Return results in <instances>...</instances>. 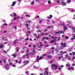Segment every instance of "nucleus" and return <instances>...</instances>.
<instances>
[{
	"label": "nucleus",
	"instance_id": "nucleus-38",
	"mask_svg": "<svg viewBox=\"0 0 75 75\" xmlns=\"http://www.w3.org/2000/svg\"><path fill=\"white\" fill-rule=\"evenodd\" d=\"M11 66L12 67H16V65H12Z\"/></svg>",
	"mask_w": 75,
	"mask_h": 75
},
{
	"label": "nucleus",
	"instance_id": "nucleus-24",
	"mask_svg": "<svg viewBox=\"0 0 75 75\" xmlns=\"http://www.w3.org/2000/svg\"><path fill=\"white\" fill-rule=\"evenodd\" d=\"M26 17H30V16L29 15L27 14L25 15Z\"/></svg>",
	"mask_w": 75,
	"mask_h": 75
},
{
	"label": "nucleus",
	"instance_id": "nucleus-42",
	"mask_svg": "<svg viewBox=\"0 0 75 75\" xmlns=\"http://www.w3.org/2000/svg\"><path fill=\"white\" fill-rule=\"evenodd\" d=\"M45 71H48V68H46L45 69Z\"/></svg>",
	"mask_w": 75,
	"mask_h": 75
},
{
	"label": "nucleus",
	"instance_id": "nucleus-10",
	"mask_svg": "<svg viewBox=\"0 0 75 75\" xmlns=\"http://www.w3.org/2000/svg\"><path fill=\"white\" fill-rule=\"evenodd\" d=\"M15 4H16V1H14L13 2L12 4L11 5V6L12 7L14 6H15Z\"/></svg>",
	"mask_w": 75,
	"mask_h": 75
},
{
	"label": "nucleus",
	"instance_id": "nucleus-58",
	"mask_svg": "<svg viewBox=\"0 0 75 75\" xmlns=\"http://www.w3.org/2000/svg\"><path fill=\"white\" fill-rule=\"evenodd\" d=\"M45 35V34H44V33H43V34H42L41 35Z\"/></svg>",
	"mask_w": 75,
	"mask_h": 75
},
{
	"label": "nucleus",
	"instance_id": "nucleus-7",
	"mask_svg": "<svg viewBox=\"0 0 75 75\" xmlns=\"http://www.w3.org/2000/svg\"><path fill=\"white\" fill-rule=\"evenodd\" d=\"M47 18L48 19H51V18H52V15H50V16H47Z\"/></svg>",
	"mask_w": 75,
	"mask_h": 75
},
{
	"label": "nucleus",
	"instance_id": "nucleus-16",
	"mask_svg": "<svg viewBox=\"0 0 75 75\" xmlns=\"http://www.w3.org/2000/svg\"><path fill=\"white\" fill-rule=\"evenodd\" d=\"M56 38H58L57 41H59V40H60V38H58L57 37H56L54 38V39L55 40Z\"/></svg>",
	"mask_w": 75,
	"mask_h": 75
},
{
	"label": "nucleus",
	"instance_id": "nucleus-51",
	"mask_svg": "<svg viewBox=\"0 0 75 75\" xmlns=\"http://www.w3.org/2000/svg\"><path fill=\"white\" fill-rule=\"evenodd\" d=\"M51 49H52V50H54V49H55V48L54 47H52L51 48Z\"/></svg>",
	"mask_w": 75,
	"mask_h": 75
},
{
	"label": "nucleus",
	"instance_id": "nucleus-15",
	"mask_svg": "<svg viewBox=\"0 0 75 75\" xmlns=\"http://www.w3.org/2000/svg\"><path fill=\"white\" fill-rule=\"evenodd\" d=\"M45 73L44 74V75H45V74H46V75H48V72H47V70L45 71Z\"/></svg>",
	"mask_w": 75,
	"mask_h": 75
},
{
	"label": "nucleus",
	"instance_id": "nucleus-60",
	"mask_svg": "<svg viewBox=\"0 0 75 75\" xmlns=\"http://www.w3.org/2000/svg\"><path fill=\"white\" fill-rule=\"evenodd\" d=\"M56 51H59V50H58V49H56Z\"/></svg>",
	"mask_w": 75,
	"mask_h": 75
},
{
	"label": "nucleus",
	"instance_id": "nucleus-22",
	"mask_svg": "<svg viewBox=\"0 0 75 75\" xmlns=\"http://www.w3.org/2000/svg\"><path fill=\"white\" fill-rule=\"evenodd\" d=\"M62 57H63V56L62 55L60 57H58V59H61V58H62Z\"/></svg>",
	"mask_w": 75,
	"mask_h": 75
},
{
	"label": "nucleus",
	"instance_id": "nucleus-62",
	"mask_svg": "<svg viewBox=\"0 0 75 75\" xmlns=\"http://www.w3.org/2000/svg\"><path fill=\"white\" fill-rule=\"evenodd\" d=\"M28 52V49L26 51V52Z\"/></svg>",
	"mask_w": 75,
	"mask_h": 75
},
{
	"label": "nucleus",
	"instance_id": "nucleus-41",
	"mask_svg": "<svg viewBox=\"0 0 75 75\" xmlns=\"http://www.w3.org/2000/svg\"><path fill=\"white\" fill-rule=\"evenodd\" d=\"M37 61H38V59H39V56H38L37 57Z\"/></svg>",
	"mask_w": 75,
	"mask_h": 75
},
{
	"label": "nucleus",
	"instance_id": "nucleus-48",
	"mask_svg": "<svg viewBox=\"0 0 75 75\" xmlns=\"http://www.w3.org/2000/svg\"><path fill=\"white\" fill-rule=\"evenodd\" d=\"M58 69H59V70H60L61 69H62V68L61 67H59L58 68Z\"/></svg>",
	"mask_w": 75,
	"mask_h": 75
},
{
	"label": "nucleus",
	"instance_id": "nucleus-36",
	"mask_svg": "<svg viewBox=\"0 0 75 75\" xmlns=\"http://www.w3.org/2000/svg\"><path fill=\"white\" fill-rule=\"evenodd\" d=\"M18 47H17L16 48V50H17V52H18L19 51V50L18 49Z\"/></svg>",
	"mask_w": 75,
	"mask_h": 75
},
{
	"label": "nucleus",
	"instance_id": "nucleus-6",
	"mask_svg": "<svg viewBox=\"0 0 75 75\" xmlns=\"http://www.w3.org/2000/svg\"><path fill=\"white\" fill-rule=\"evenodd\" d=\"M5 68L6 70L9 69V64H7L6 66H5Z\"/></svg>",
	"mask_w": 75,
	"mask_h": 75
},
{
	"label": "nucleus",
	"instance_id": "nucleus-44",
	"mask_svg": "<svg viewBox=\"0 0 75 75\" xmlns=\"http://www.w3.org/2000/svg\"><path fill=\"white\" fill-rule=\"evenodd\" d=\"M28 23H31V21H28Z\"/></svg>",
	"mask_w": 75,
	"mask_h": 75
},
{
	"label": "nucleus",
	"instance_id": "nucleus-57",
	"mask_svg": "<svg viewBox=\"0 0 75 75\" xmlns=\"http://www.w3.org/2000/svg\"><path fill=\"white\" fill-rule=\"evenodd\" d=\"M27 30H30V28L28 27H27Z\"/></svg>",
	"mask_w": 75,
	"mask_h": 75
},
{
	"label": "nucleus",
	"instance_id": "nucleus-55",
	"mask_svg": "<svg viewBox=\"0 0 75 75\" xmlns=\"http://www.w3.org/2000/svg\"><path fill=\"white\" fill-rule=\"evenodd\" d=\"M68 70H71V68L70 67V68H68Z\"/></svg>",
	"mask_w": 75,
	"mask_h": 75
},
{
	"label": "nucleus",
	"instance_id": "nucleus-26",
	"mask_svg": "<svg viewBox=\"0 0 75 75\" xmlns=\"http://www.w3.org/2000/svg\"><path fill=\"white\" fill-rule=\"evenodd\" d=\"M66 66H67V67H70V65L68 64H66Z\"/></svg>",
	"mask_w": 75,
	"mask_h": 75
},
{
	"label": "nucleus",
	"instance_id": "nucleus-39",
	"mask_svg": "<svg viewBox=\"0 0 75 75\" xmlns=\"http://www.w3.org/2000/svg\"><path fill=\"white\" fill-rule=\"evenodd\" d=\"M25 73H26V74H28V71H25Z\"/></svg>",
	"mask_w": 75,
	"mask_h": 75
},
{
	"label": "nucleus",
	"instance_id": "nucleus-34",
	"mask_svg": "<svg viewBox=\"0 0 75 75\" xmlns=\"http://www.w3.org/2000/svg\"><path fill=\"white\" fill-rule=\"evenodd\" d=\"M48 4H51V2L50 1H48Z\"/></svg>",
	"mask_w": 75,
	"mask_h": 75
},
{
	"label": "nucleus",
	"instance_id": "nucleus-27",
	"mask_svg": "<svg viewBox=\"0 0 75 75\" xmlns=\"http://www.w3.org/2000/svg\"><path fill=\"white\" fill-rule=\"evenodd\" d=\"M40 35H38V36L36 37V38H39V37H40Z\"/></svg>",
	"mask_w": 75,
	"mask_h": 75
},
{
	"label": "nucleus",
	"instance_id": "nucleus-63",
	"mask_svg": "<svg viewBox=\"0 0 75 75\" xmlns=\"http://www.w3.org/2000/svg\"><path fill=\"white\" fill-rule=\"evenodd\" d=\"M36 46L35 45L33 46V48H35Z\"/></svg>",
	"mask_w": 75,
	"mask_h": 75
},
{
	"label": "nucleus",
	"instance_id": "nucleus-20",
	"mask_svg": "<svg viewBox=\"0 0 75 75\" xmlns=\"http://www.w3.org/2000/svg\"><path fill=\"white\" fill-rule=\"evenodd\" d=\"M3 44L0 45V48H3Z\"/></svg>",
	"mask_w": 75,
	"mask_h": 75
},
{
	"label": "nucleus",
	"instance_id": "nucleus-19",
	"mask_svg": "<svg viewBox=\"0 0 75 75\" xmlns=\"http://www.w3.org/2000/svg\"><path fill=\"white\" fill-rule=\"evenodd\" d=\"M34 3L35 2L34 1H33L31 2V5H34Z\"/></svg>",
	"mask_w": 75,
	"mask_h": 75
},
{
	"label": "nucleus",
	"instance_id": "nucleus-11",
	"mask_svg": "<svg viewBox=\"0 0 75 75\" xmlns=\"http://www.w3.org/2000/svg\"><path fill=\"white\" fill-rule=\"evenodd\" d=\"M68 27H69V28H72L73 30H75V27H72L71 26H68Z\"/></svg>",
	"mask_w": 75,
	"mask_h": 75
},
{
	"label": "nucleus",
	"instance_id": "nucleus-56",
	"mask_svg": "<svg viewBox=\"0 0 75 75\" xmlns=\"http://www.w3.org/2000/svg\"><path fill=\"white\" fill-rule=\"evenodd\" d=\"M9 64L10 65H11L12 64V63H9Z\"/></svg>",
	"mask_w": 75,
	"mask_h": 75
},
{
	"label": "nucleus",
	"instance_id": "nucleus-30",
	"mask_svg": "<svg viewBox=\"0 0 75 75\" xmlns=\"http://www.w3.org/2000/svg\"><path fill=\"white\" fill-rule=\"evenodd\" d=\"M75 59V57H73L72 58V60L73 61V60H74V59Z\"/></svg>",
	"mask_w": 75,
	"mask_h": 75
},
{
	"label": "nucleus",
	"instance_id": "nucleus-4",
	"mask_svg": "<svg viewBox=\"0 0 75 75\" xmlns=\"http://www.w3.org/2000/svg\"><path fill=\"white\" fill-rule=\"evenodd\" d=\"M64 31H61L59 32L58 31L57 32H56L55 33V34H59V33H61L62 34H64Z\"/></svg>",
	"mask_w": 75,
	"mask_h": 75
},
{
	"label": "nucleus",
	"instance_id": "nucleus-1",
	"mask_svg": "<svg viewBox=\"0 0 75 75\" xmlns=\"http://www.w3.org/2000/svg\"><path fill=\"white\" fill-rule=\"evenodd\" d=\"M52 68L54 67L55 69H58V66L56 64H53L52 65Z\"/></svg>",
	"mask_w": 75,
	"mask_h": 75
},
{
	"label": "nucleus",
	"instance_id": "nucleus-2",
	"mask_svg": "<svg viewBox=\"0 0 75 75\" xmlns=\"http://www.w3.org/2000/svg\"><path fill=\"white\" fill-rule=\"evenodd\" d=\"M10 16L12 17H13L14 16H17V14L15 12H13L12 14L10 15Z\"/></svg>",
	"mask_w": 75,
	"mask_h": 75
},
{
	"label": "nucleus",
	"instance_id": "nucleus-35",
	"mask_svg": "<svg viewBox=\"0 0 75 75\" xmlns=\"http://www.w3.org/2000/svg\"><path fill=\"white\" fill-rule=\"evenodd\" d=\"M25 48H27V47H23L22 48V49H23V50H24Z\"/></svg>",
	"mask_w": 75,
	"mask_h": 75
},
{
	"label": "nucleus",
	"instance_id": "nucleus-13",
	"mask_svg": "<svg viewBox=\"0 0 75 75\" xmlns=\"http://www.w3.org/2000/svg\"><path fill=\"white\" fill-rule=\"evenodd\" d=\"M42 58V57H40L39 58V59H38V60H35L36 62H38V60H40V59H41Z\"/></svg>",
	"mask_w": 75,
	"mask_h": 75
},
{
	"label": "nucleus",
	"instance_id": "nucleus-33",
	"mask_svg": "<svg viewBox=\"0 0 75 75\" xmlns=\"http://www.w3.org/2000/svg\"><path fill=\"white\" fill-rule=\"evenodd\" d=\"M72 36H74V39H75V34H72Z\"/></svg>",
	"mask_w": 75,
	"mask_h": 75
},
{
	"label": "nucleus",
	"instance_id": "nucleus-50",
	"mask_svg": "<svg viewBox=\"0 0 75 75\" xmlns=\"http://www.w3.org/2000/svg\"><path fill=\"white\" fill-rule=\"evenodd\" d=\"M70 69H74V67H70Z\"/></svg>",
	"mask_w": 75,
	"mask_h": 75
},
{
	"label": "nucleus",
	"instance_id": "nucleus-25",
	"mask_svg": "<svg viewBox=\"0 0 75 75\" xmlns=\"http://www.w3.org/2000/svg\"><path fill=\"white\" fill-rule=\"evenodd\" d=\"M71 0H68L67 3H69L71 2Z\"/></svg>",
	"mask_w": 75,
	"mask_h": 75
},
{
	"label": "nucleus",
	"instance_id": "nucleus-23",
	"mask_svg": "<svg viewBox=\"0 0 75 75\" xmlns=\"http://www.w3.org/2000/svg\"><path fill=\"white\" fill-rule=\"evenodd\" d=\"M3 62H4L5 63L6 62V59H4L3 60Z\"/></svg>",
	"mask_w": 75,
	"mask_h": 75
},
{
	"label": "nucleus",
	"instance_id": "nucleus-53",
	"mask_svg": "<svg viewBox=\"0 0 75 75\" xmlns=\"http://www.w3.org/2000/svg\"><path fill=\"white\" fill-rule=\"evenodd\" d=\"M27 33H31V31H28Z\"/></svg>",
	"mask_w": 75,
	"mask_h": 75
},
{
	"label": "nucleus",
	"instance_id": "nucleus-37",
	"mask_svg": "<svg viewBox=\"0 0 75 75\" xmlns=\"http://www.w3.org/2000/svg\"><path fill=\"white\" fill-rule=\"evenodd\" d=\"M25 26L26 27H28V24H27V23L25 25Z\"/></svg>",
	"mask_w": 75,
	"mask_h": 75
},
{
	"label": "nucleus",
	"instance_id": "nucleus-54",
	"mask_svg": "<svg viewBox=\"0 0 75 75\" xmlns=\"http://www.w3.org/2000/svg\"><path fill=\"white\" fill-rule=\"evenodd\" d=\"M39 28V27H38V26H37L36 27V28H37L38 29Z\"/></svg>",
	"mask_w": 75,
	"mask_h": 75
},
{
	"label": "nucleus",
	"instance_id": "nucleus-5",
	"mask_svg": "<svg viewBox=\"0 0 75 75\" xmlns=\"http://www.w3.org/2000/svg\"><path fill=\"white\" fill-rule=\"evenodd\" d=\"M69 10L70 11H71L72 13H74L75 12V10L74 9L69 8Z\"/></svg>",
	"mask_w": 75,
	"mask_h": 75
},
{
	"label": "nucleus",
	"instance_id": "nucleus-8",
	"mask_svg": "<svg viewBox=\"0 0 75 75\" xmlns=\"http://www.w3.org/2000/svg\"><path fill=\"white\" fill-rule=\"evenodd\" d=\"M64 31H65L67 30V27L65 26H64L63 27Z\"/></svg>",
	"mask_w": 75,
	"mask_h": 75
},
{
	"label": "nucleus",
	"instance_id": "nucleus-40",
	"mask_svg": "<svg viewBox=\"0 0 75 75\" xmlns=\"http://www.w3.org/2000/svg\"><path fill=\"white\" fill-rule=\"evenodd\" d=\"M49 46V45H46L45 46V47H48Z\"/></svg>",
	"mask_w": 75,
	"mask_h": 75
},
{
	"label": "nucleus",
	"instance_id": "nucleus-29",
	"mask_svg": "<svg viewBox=\"0 0 75 75\" xmlns=\"http://www.w3.org/2000/svg\"><path fill=\"white\" fill-rule=\"evenodd\" d=\"M74 39H74V38L73 37H72L71 38V40H73Z\"/></svg>",
	"mask_w": 75,
	"mask_h": 75
},
{
	"label": "nucleus",
	"instance_id": "nucleus-49",
	"mask_svg": "<svg viewBox=\"0 0 75 75\" xmlns=\"http://www.w3.org/2000/svg\"><path fill=\"white\" fill-rule=\"evenodd\" d=\"M65 57H66L67 58H68V57H69V56H68V55H65Z\"/></svg>",
	"mask_w": 75,
	"mask_h": 75
},
{
	"label": "nucleus",
	"instance_id": "nucleus-32",
	"mask_svg": "<svg viewBox=\"0 0 75 75\" xmlns=\"http://www.w3.org/2000/svg\"><path fill=\"white\" fill-rule=\"evenodd\" d=\"M22 60H21L20 61H19L18 62V63H19V64H20V63H21V62H22Z\"/></svg>",
	"mask_w": 75,
	"mask_h": 75
},
{
	"label": "nucleus",
	"instance_id": "nucleus-17",
	"mask_svg": "<svg viewBox=\"0 0 75 75\" xmlns=\"http://www.w3.org/2000/svg\"><path fill=\"white\" fill-rule=\"evenodd\" d=\"M49 39L48 38H45L44 37L42 39V40H44V39H45V40H48Z\"/></svg>",
	"mask_w": 75,
	"mask_h": 75
},
{
	"label": "nucleus",
	"instance_id": "nucleus-18",
	"mask_svg": "<svg viewBox=\"0 0 75 75\" xmlns=\"http://www.w3.org/2000/svg\"><path fill=\"white\" fill-rule=\"evenodd\" d=\"M55 39H54V40H51L50 41V42H51L52 43V42H54V41H55Z\"/></svg>",
	"mask_w": 75,
	"mask_h": 75
},
{
	"label": "nucleus",
	"instance_id": "nucleus-61",
	"mask_svg": "<svg viewBox=\"0 0 75 75\" xmlns=\"http://www.w3.org/2000/svg\"><path fill=\"white\" fill-rule=\"evenodd\" d=\"M40 47H42V45L40 44Z\"/></svg>",
	"mask_w": 75,
	"mask_h": 75
},
{
	"label": "nucleus",
	"instance_id": "nucleus-46",
	"mask_svg": "<svg viewBox=\"0 0 75 75\" xmlns=\"http://www.w3.org/2000/svg\"><path fill=\"white\" fill-rule=\"evenodd\" d=\"M51 28L50 26H49L47 27V28Z\"/></svg>",
	"mask_w": 75,
	"mask_h": 75
},
{
	"label": "nucleus",
	"instance_id": "nucleus-64",
	"mask_svg": "<svg viewBox=\"0 0 75 75\" xmlns=\"http://www.w3.org/2000/svg\"><path fill=\"white\" fill-rule=\"evenodd\" d=\"M72 53H73V55H75V52H72Z\"/></svg>",
	"mask_w": 75,
	"mask_h": 75
},
{
	"label": "nucleus",
	"instance_id": "nucleus-47",
	"mask_svg": "<svg viewBox=\"0 0 75 75\" xmlns=\"http://www.w3.org/2000/svg\"><path fill=\"white\" fill-rule=\"evenodd\" d=\"M7 23H5L4 24V25H7Z\"/></svg>",
	"mask_w": 75,
	"mask_h": 75
},
{
	"label": "nucleus",
	"instance_id": "nucleus-3",
	"mask_svg": "<svg viewBox=\"0 0 75 75\" xmlns=\"http://www.w3.org/2000/svg\"><path fill=\"white\" fill-rule=\"evenodd\" d=\"M60 44L61 45H62V48H64L66 47V43H61Z\"/></svg>",
	"mask_w": 75,
	"mask_h": 75
},
{
	"label": "nucleus",
	"instance_id": "nucleus-59",
	"mask_svg": "<svg viewBox=\"0 0 75 75\" xmlns=\"http://www.w3.org/2000/svg\"><path fill=\"white\" fill-rule=\"evenodd\" d=\"M24 51H22L21 52V53H24Z\"/></svg>",
	"mask_w": 75,
	"mask_h": 75
},
{
	"label": "nucleus",
	"instance_id": "nucleus-14",
	"mask_svg": "<svg viewBox=\"0 0 75 75\" xmlns=\"http://www.w3.org/2000/svg\"><path fill=\"white\" fill-rule=\"evenodd\" d=\"M47 57L48 58H52V56L50 55H47Z\"/></svg>",
	"mask_w": 75,
	"mask_h": 75
},
{
	"label": "nucleus",
	"instance_id": "nucleus-9",
	"mask_svg": "<svg viewBox=\"0 0 75 75\" xmlns=\"http://www.w3.org/2000/svg\"><path fill=\"white\" fill-rule=\"evenodd\" d=\"M24 64L25 65H27L28 64V62H29V61H25L24 62Z\"/></svg>",
	"mask_w": 75,
	"mask_h": 75
},
{
	"label": "nucleus",
	"instance_id": "nucleus-43",
	"mask_svg": "<svg viewBox=\"0 0 75 75\" xmlns=\"http://www.w3.org/2000/svg\"><path fill=\"white\" fill-rule=\"evenodd\" d=\"M67 53V52H64L62 54H62H65V53Z\"/></svg>",
	"mask_w": 75,
	"mask_h": 75
},
{
	"label": "nucleus",
	"instance_id": "nucleus-12",
	"mask_svg": "<svg viewBox=\"0 0 75 75\" xmlns=\"http://www.w3.org/2000/svg\"><path fill=\"white\" fill-rule=\"evenodd\" d=\"M62 4L63 6H66V3L63 2V1H62Z\"/></svg>",
	"mask_w": 75,
	"mask_h": 75
},
{
	"label": "nucleus",
	"instance_id": "nucleus-28",
	"mask_svg": "<svg viewBox=\"0 0 75 75\" xmlns=\"http://www.w3.org/2000/svg\"><path fill=\"white\" fill-rule=\"evenodd\" d=\"M29 39H28V38H27L26 39H25V41H28V40Z\"/></svg>",
	"mask_w": 75,
	"mask_h": 75
},
{
	"label": "nucleus",
	"instance_id": "nucleus-45",
	"mask_svg": "<svg viewBox=\"0 0 75 75\" xmlns=\"http://www.w3.org/2000/svg\"><path fill=\"white\" fill-rule=\"evenodd\" d=\"M51 52L53 54H54V50H52L51 51Z\"/></svg>",
	"mask_w": 75,
	"mask_h": 75
},
{
	"label": "nucleus",
	"instance_id": "nucleus-52",
	"mask_svg": "<svg viewBox=\"0 0 75 75\" xmlns=\"http://www.w3.org/2000/svg\"><path fill=\"white\" fill-rule=\"evenodd\" d=\"M37 32H41V30H38L37 31Z\"/></svg>",
	"mask_w": 75,
	"mask_h": 75
},
{
	"label": "nucleus",
	"instance_id": "nucleus-31",
	"mask_svg": "<svg viewBox=\"0 0 75 75\" xmlns=\"http://www.w3.org/2000/svg\"><path fill=\"white\" fill-rule=\"evenodd\" d=\"M69 37H68L67 36H66L65 37V39H68V38H69Z\"/></svg>",
	"mask_w": 75,
	"mask_h": 75
},
{
	"label": "nucleus",
	"instance_id": "nucleus-21",
	"mask_svg": "<svg viewBox=\"0 0 75 75\" xmlns=\"http://www.w3.org/2000/svg\"><path fill=\"white\" fill-rule=\"evenodd\" d=\"M12 56H13L14 58H16V55L15 54H13L12 55Z\"/></svg>",
	"mask_w": 75,
	"mask_h": 75
}]
</instances>
